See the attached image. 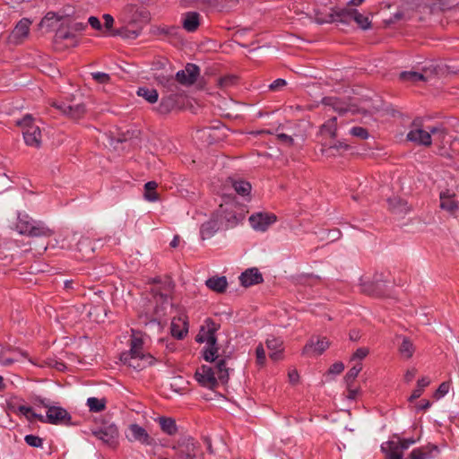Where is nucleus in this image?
<instances>
[{"label": "nucleus", "instance_id": "nucleus-10", "mask_svg": "<svg viewBox=\"0 0 459 459\" xmlns=\"http://www.w3.org/2000/svg\"><path fill=\"white\" fill-rule=\"evenodd\" d=\"M194 377L201 386L210 390H215L219 385L214 370L210 366L202 365L196 369Z\"/></svg>", "mask_w": 459, "mask_h": 459}, {"label": "nucleus", "instance_id": "nucleus-53", "mask_svg": "<svg viewBox=\"0 0 459 459\" xmlns=\"http://www.w3.org/2000/svg\"><path fill=\"white\" fill-rule=\"evenodd\" d=\"M266 347L270 351H277L283 349V342L280 338L272 337L271 339H267Z\"/></svg>", "mask_w": 459, "mask_h": 459}, {"label": "nucleus", "instance_id": "nucleus-2", "mask_svg": "<svg viewBox=\"0 0 459 459\" xmlns=\"http://www.w3.org/2000/svg\"><path fill=\"white\" fill-rule=\"evenodd\" d=\"M151 293L156 302H160V304H157L152 312L143 310L139 314L140 321L148 325L149 323H160L161 317L165 316V304H168L169 299L170 298L169 294L162 292L160 289H152Z\"/></svg>", "mask_w": 459, "mask_h": 459}, {"label": "nucleus", "instance_id": "nucleus-42", "mask_svg": "<svg viewBox=\"0 0 459 459\" xmlns=\"http://www.w3.org/2000/svg\"><path fill=\"white\" fill-rule=\"evenodd\" d=\"M239 81V77L235 74H225L218 79V86L221 89H227L231 86L237 85Z\"/></svg>", "mask_w": 459, "mask_h": 459}, {"label": "nucleus", "instance_id": "nucleus-52", "mask_svg": "<svg viewBox=\"0 0 459 459\" xmlns=\"http://www.w3.org/2000/svg\"><path fill=\"white\" fill-rule=\"evenodd\" d=\"M256 364L259 367H264L266 361L265 351L262 343H259L255 348Z\"/></svg>", "mask_w": 459, "mask_h": 459}, {"label": "nucleus", "instance_id": "nucleus-12", "mask_svg": "<svg viewBox=\"0 0 459 459\" xmlns=\"http://www.w3.org/2000/svg\"><path fill=\"white\" fill-rule=\"evenodd\" d=\"M224 230L222 222L219 221L217 214L213 212L208 221L200 226V238L202 240L211 238L217 231Z\"/></svg>", "mask_w": 459, "mask_h": 459}, {"label": "nucleus", "instance_id": "nucleus-4", "mask_svg": "<svg viewBox=\"0 0 459 459\" xmlns=\"http://www.w3.org/2000/svg\"><path fill=\"white\" fill-rule=\"evenodd\" d=\"M16 125L22 127L23 139L28 146L35 148H39L40 146L41 131L39 127L35 125L31 115L24 116L21 120L16 122Z\"/></svg>", "mask_w": 459, "mask_h": 459}, {"label": "nucleus", "instance_id": "nucleus-7", "mask_svg": "<svg viewBox=\"0 0 459 459\" xmlns=\"http://www.w3.org/2000/svg\"><path fill=\"white\" fill-rule=\"evenodd\" d=\"M43 423L52 425L74 426L76 423L72 421L71 414L63 407L50 406L44 416Z\"/></svg>", "mask_w": 459, "mask_h": 459}, {"label": "nucleus", "instance_id": "nucleus-21", "mask_svg": "<svg viewBox=\"0 0 459 459\" xmlns=\"http://www.w3.org/2000/svg\"><path fill=\"white\" fill-rule=\"evenodd\" d=\"M129 430L133 437L132 440L139 441L141 444L147 446L152 444V437L148 434V432L143 427L136 423H134L129 426Z\"/></svg>", "mask_w": 459, "mask_h": 459}, {"label": "nucleus", "instance_id": "nucleus-57", "mask_svg": "<svg viewBox=\"0 0 459 459\" xmlns=\"http://www.w3.org/2000/svg\"><path fill=\"white\" fill-rule=\"evenodd\" d=\"M230 358H231L230 353L226 355L225 351H223V354L221 355V359H217V360L215 361L216 362L217 372H221V371H224V370H228L229 369L227 368V360L230 359Z\"/></svg>", "mask_w": 459, "mask_h": 459}, {"label": "nucleus", "instance_id": "nucleus-38", "mask_svg": "<svg viewBox=\"0 0 459 459\" xmlns=\"http://www.w3.org/2000/svg\"><path fill=\"white\" fill-rule=\"evenodd\" d=\"M158 184L155 181H149L144 185V198L149 202H155L159 200V194L156 189Z\"/></svg>", "mask_w": 459, "mask_h": 459}, {"label": "nucleus", "instance_id": "nucleus-8", "mask_svg": "<svg viewBox=\"0 0 459 459\" xmlns=\"http://www.w3.org/2000/svg\"><path fill=\"white\" fill-rule=\"evenodd\" d=\"M92 435L100 439L104 445L117 448L118 446V429L115 424L100 427L91 430Z\"/></svg>", "mask_w": 459, "mask_h": 459}, {"label": "nucleus", "instance_id": "nucleus-35", "mask_svg": "<svg viewBox=\"0 0 459 459\" xmlns=\"http://www.w3.org/2000/svg\"><path fill=\"white\" fill-rule=\"evenodd\" d=\"M320 133L322 134H328L331 138L334 139L337 136V118L335 117L329 118L320 126Z\"/></svg>", "mask_w": 459, "mask_h": 459}, {"label": "nucleus", "instance_id": "nucleus-23", "mask_svg": "<svg viewBox=\"0 0 459 459\" xmlns=\"http://www.w3.org/2000/svg\"><path fill=\"white\" fill-rule=\"evenodd\" d=\"M352 8H332L328 22H340L348 24L351 21Z\"/></svg>", "mask_w": 459, "mask_h": 459}, {"label": "nucleus", "instance_id": "nucleus-51", "mask_svg": "<svg viewBox=\"0 0 459 459\" xmlns=\"http://www.w3.org/2000/svg\"><path fill=\"white\" fill-rule=\"evenodd\" d=\"M26 444L31 447H41L43 446V439L38 436L30 434L24 437Z\"/></svg>", "mask_w": 459, "mask_h": 459}, {"label": "nucleus", "instance_id": "nucleus-49", "mask_svg": "<svg viewBox=\"0 0 459 459\" xmlns=\"http://www.w3.org/2000/svg\"><path fill=\"white\" fill-rule=\"evenodd\" d=\"M381 451L385 455L390 452H401L399 445L394 440H388L381 445Z\"/></svg>", "mask_w": 459, "mask_h": 459}, {"label": "nucleus", "instance_id": "nucleus-5", "mask_svg": "<svg viewBox=\"0 0 459 459\" xmlns=\"http://www.w3.org/2000/svg\"><path fill=\"white\" fill-rule=\"evenodd\" d=\"M388 280L384 279L383 273H376L371 281L361 283V291L370 297H386L388 296Z\"/></svg>", "mask_w": 459, "mask_h": 459}, {"label": "nucleus", "instance_id": "nucleus-34", "mask_svg": "<svg viewBox=\"0 0 459 459\" xmlns=\"http://www.w3.org/2000/svg\"><path fill=\"white\" fill-rule=\"evenodd\" d=\"M107 399L101 398L99 399L97 397H90L87 399V406L89 407L90 411L91 412H101L107 408Z\"/></svg>", "mask_w": 459, "mask_h": 459}, {"label": "nucleus", "instance_id": "nucleus-1", "mask_svg": "<svg viewBox=\"0 0 459 459\" xmlns=\"http://www.w3.org/2000/svg\"><path fill=\"white\" fill-rule=\"evenodd\" d=\"M16 230L21 235L28 237H51L53 230L42 221H35L27 213L18 212Z\"/></svg>", "mask_w": 459, "mask_h": 459}, {"label": "nucleus", "instance_id": "nucleus-64", "mask_svg": "<svg viewBox=\"0 0 459 459\" xmlns=\"http://www.w3.org/2000/svg\"><path fill=\"white\" fill-rule=\"evenodd\" d=\"M168 64H169V62L167 58H159L152 62V69L154 71L163 70Z\"/></svg>", "mask_w": 459, "mask_h": 459}, {"label": "nucleus", "instance_id": "nucleus-6", "mask_svg": "<svg viewBox=\"0 0 459 459\" xmlns=\"http://www.w3.org/2000/svg\"><path fill=\"white\" fill-rule=\"evenodd\" d=\"M198 447V442L193 437L183 435L178 439L172 448L175 450L178 459H195Z\"/></svg>", "mask_w": 459, "mask_h": 459}, {"label": "nucleus", "instance_id": "nucleus-31", "mask_svg": "<svg viewBox=\"0 0 459 459\" xmlns=\"http://www.w3.org/2000/svg\"><path fill=\"white\" fill-rule=\"evenodd\" d=\"M218 352V342L206 343V345L203 348L202 357L206 362H215L219 358Z\"/></svg>", "mask_w": 459, "mask_h": 459}, {"label": "nucleus", "instance_id": "nucleus-39", "mask_svg": "<svg viewBox=\"0 0 459 459\" xmlns=\"http://www.w3.org/2000/svg\"><path fill=\"white\" fill-rule=\"evenodd\" d=\"M351 21H354L360 29L368 30L371 28V22L368 17L360 13L357 9H351Z\"/></svg>", "mask_w": 459, "mask_h": 459}, {"label": "nucleus", "instance_id": "nucleus-28", "mask_svg": "<svg viewBox=\"0 0 459 459\" xmlns=\"http://www.w3.org/2000/svg\"><path fill=\"white\" fill-rule=\"evenodd\" d=\"M205 284L210 290L217 293H224L228 286V281L225 276L211 277L206 281Z\"/></svg>", "mask_w": 459, "mask_h": 459}, {"label": "nucleus", "instance_id": "nucleus-16", "mask_svg": "<svg viewBox=\"0 0 459 459\" xmlns=\"http://www.w3.org/2000/svg\"><path fill=\"white\" fill-rule=\"evenodd\" d=\"M143 30V26L137 22H129L126 26H122L118 29H115L111 32V36H119L126 39H136Z\"/></svg>", "mask_w": 459, "mask_h": 459}, {"label": "nucleus", "instance_id": "nucleus-40", "mask_svg": "<svg viewBox=\"0 0 459 459\" xmlns=\"http://www.w3.org/2000/svg\"><path fill=\"white\" fill-rule=\"evenodd\" d=\"M232 186L236 193L241 196L249 195L252 189L251 184L248 181L243 179L234 180Z\"/></svg>", "mask_w": 459, "mask_h": 459}, {"label": "nucleus", "instance_id": "nucleus-11", "mask_svg": "<svg viewBox=\"0 0 459 459\" xmlns=\"http://www.w3.org/2000/svg\"><path fill=\"white\" fill-rule=\"evenodd\" d=\"M184 104V97L182 93L172 92L161 98L157 108L160 114L166 115L175 109L180 108Z\"/></svg>", "mask_w": 459, "mask_h": 459}, {"label": "nucleus", "instance_id": "nucleus-43", "mask_svg": "<svg viewBox=\"0 0 459 459\" xmlns=\"http://www.w3.org/2000/svg\"><path fill=\"white\" fill-rule=\"evenodd\" d=\"M18 411L24 415L29 421H33L35 420L39 421L44 420V416L34 412L32 408L30 406L19 405Z\"/></svg>", "mask_w": 459, "mask_h": 459}, {"label": "nucleus", "instance_id": "nucleus-58", "mask_svg": "<svg viewBox=\"0 0 459 459\" xmlns=\"http://www.w3.org/2000/svg\"><path fill=\"white\" fill-rule=\"evenodd\" d=\"M387 203H388L389 208L393 211H395V210L399 209L400 207L406 205V204H407L404 200H403L399 197L388 198Z\"/></svg>", "mask_w": 459, "mask_h": 459}, {"label": "nucleus", "instance_id": "nucleus-32", "mask_svg": "<svg viewBox=\"0 0 459 459\" xmlns=\"http://www.w3.org/2000/svg\"><path fill=\"white\" fill-rule=\"evenodd\" d=\"M399 81L403 82H426L427 78L421 73L415 71H403L399 74Z\"/></svg>", "mask_w": 459, "mask_h": 459}, {"label": "nucleus", "instance_id": "nucleus-18", "mask_svg": "<svg viewBox=\"0 0 459 459\" xmlns=\"http://www.w3.org/2000/svg\"><path fill=\"white\" fill-rule=\"evenodd\" d=\"M153 79L156 83L163 88V91L168 93L178 92L179 88L176 83V80L171 74H154Z\"/></svg>", "mask_w": 459, "mask_h": 459}, {"label": "nucleus", "instance_id": "nucleus-3", "mask_svg": "<svg viewBox=\"0 0 459 459\" xmlns=\"http://www.w3.org/2000/svg\"><path fill=\"white\" fill-rule=\"evenodd\" d=\"M214 212L222 222L224 230L235 228L245 219L242 211L234 204H221Z\"/></svg>", "mask_w": 459, "mask_h": 459}, {"label": "nucleus", "instance_id": "nucleus-30", "mask_svg": "<svg viewBox=\"0 0 459 459\" xmlns=\"http://www.w3.org/2000/svg\"><path fill=\"white\" fill-rule=\"evenodd\" d=\"M86 113L87 108L84 103L69 105L66 117L71 120L79 121L85 117Z\"/></svg>", "mask_w": 459, "mask_h": 459}, {"label": "nucleus", "instance_id": "nucleus-54", "mask_svg": "<svg viewBox=\"0 0 459 459\" xmlns=\"http://www.w3.org/2000/svg\"><path fill=\"white\" fill-rule=\"evenodd\" d=\"M449 388H450L449 382H447V381L442 382L439 385V386L437 387V389L435 391L433 397L437 400L442 398L448 393Z\"/></svg>", "mask_w": 459, "mask_h": 459}, {"label": "nucleus", "instance_id": "nucleus-22", "mask_svg": "<svg viewBox=\"0 0 459 459\" xmlns=\"http://www.w3.org/2000/svg\"><path fill=\"white\" fill-rule=\"evenodd\" d=\"M429 4H425L429 13H434L437 10L442 12L448 11L459 4V0H428Z\"/></svg>", "mask_w": 459, "mask_h": 459}, {"label": "nucleus", "instance_id": "nucleus-36", "mask_svg": "<svg viewBox=\"0 0 459 459\" xmlns=\"http://www.w3.org/2000/svg\"><path fill=\"white\" fill-rule=\"evenodd\" d=\"M183 327L181 328L178 324L175 322V319L172 320L170 325V333L171 335L177 340H183L187 333H188V322L184 321Z\"/></svg>", "mask_w": 459, "mask_h": 459}, {"label": "nucleus", "instance_id": "nucleus-24", "mask_svg": "<svg viewBox=\"0 0 459 459\" xmlns=\"http://www.w3.org/2000/svg\"><path fill=\"white\" fill-rule=\"evenodd\" d=\"M433 451L438 452V447L429 443L427 446L414 448L410 453L408 459H431Z\"/></svg>", "mask_w": 459, "mask_h": 459}, {"label": "nucleus", "instance_id": "nucleus-45", "mask_svg": "<svg viewBox=\"0 0 459 459\" xmlns=\"http://www.w3.org/2000/svg\"><path fill=\"white\" fill-rule=\"evenodd\" d=\"M446 144V143L435 145L437 147L435 151L436 154L449 160L455 159L456 152L451 146L447 147Z\"/></svg>", "mask_w": 459, "mask_h": 459}, {"label": "nucleus", "instance_id": "nucleus-60", "mask_svg": "<svg viewBox=\"0 0 459 459\" xmlns=\"http://www.w3.org/2000/svg\"><path fill=\"white\" fill-rule=\"evenodd\" d=\"M102 18L104 20V28L106 29L108 35L111 36V32L114 30H113L114 18L111 14H108V13L103 14Z\"/></svg>", "mask_w": 459, "mask_h": 459}, {"label": "nucleus", "instance_id": "nucleus-9", "mask_svg": "<svg viewBox=\"0 0 459 459\" xmlns=\"http://www.w3.org/2000/svg\"><path fill=\"white\" fill-rule=\"evenodd\" d=\"M199 75L200 67L194 63H187L183 70L176 73L174 78L177 84L188 87L197 81Z\"/></svg>", "mask_w": 459, "mask_h": 459}, {"label": "nucleus", "instance_id": "nucleus-27", "mask_svg": "<svg viewBox=\"0 0 459 459\" xmlns=\"http://www.w3.org/2000/svg\"><path fill=\"white\" fill-rule=\"evenodd\" d=\"M157 420L163 433L169 436H175L178 433V429L174 418L160 416Z\"/></svg>", "mask_w": 459, "mask_h": 459}, {"label": "nucleus", "instance_id": "nucleus-13", "mask_svg": "<svg viewBox=\"0 0 459 459\" xmlns=\"http://www.w3.org/2000/svg\"><path fill=\"white\" fill-rule=\"evenodd\" d=\"M277 221L274 213L256 212L249 217L250 225L256 230L265 231L270 225Z\"/></svg>", "mask_w": 459, "mask_h": 459}, {"label": "nucleus", "instance_id": "nucleus-63", "mask_svg": "<svg viewBox=\"0 0 459 459\" xmlns=\"http://www.w3.org/2000/svg\"><path fill=\"white\" fill-rule=\"evenodd\" d=\"M92 78L99 83H107L110 80L109 74L101 72L93 73Z\"/></svg>", "mask_w": 459, "mask_h": 459}, {"label": "nucleus", "instance_id": "nucleus-19", "mask_svg": "<svg viewBox=\"0 0 459 459\" xmlns=\"http://www.w3.org/2000/svg\"><path fill=\"white\" fill-rule=\"evenodd\" d=\"M407 140L419 145L430 146L432 143L431 133L429 130L413 129L407 134Z\"/></svg>", "mask_w": 459, "mask_h": 459}, {"label": "nucleus", "instance_id": "nucleus-50", "mask_svg": "<svg viewBox=\"0 0 459 459\" xmlns=\"http://www.w3.org/2000/svg\"><path fill=\"white\" fill-rule=\"evenodd\" d=\"M350 134L362 140H366L369 136L368 129L362 126H353L351 128Z\"/></svg>", "mask_w": 459, "mask_h": 459}, {"label": "nucleus", "instance_id": "nucleus-25", "mask_svg": "<svg viewBox=\"0 0 459 459\" xmlns=\"http://www.w3.org/2000/svg\"><path fill=\"white\" fill-rule=\"evenodd\" d=\"M202 327H206L204 332L206 343L218 342L216 333L221 328L220 324H217L212 318L208 317L205 319L204 325H202Z\"/></svg>", "mask_w": 459, "mask_h": 459}, {"label": "nucleus", "instance_id": "nucleus-33", "mask_svg": "<svg viewBox=\"0 0 459 459\" xmlns=\"http://www.w3.org/2000/svg\"><path fill=\"white\" fill-rule=\"evenodd\" d=\"M137 95L143 98L147 102L153 104L158 101L159 93L157 90L148 87H139L137 90Z\"/></svg>", "mask_w": 459, "mask_h": 459}, {"label": "nucleus", "instance_id": "nucleus-44", "mask_svg": "<svg viewBox=\"0 0 459 459\" xmlns=\"http://www.w3.org/2000/svg\"><path fill=\"white\" fill-rule=\"evenodd\" d=\"M143 341L141 337L132 336L130 339V350L126 351L125 353H129V355H136L139 356L140 353L143 352Z\"/></svg>", "mask_w": 459, "mask_h": 459}, {"label": "nucleus", "instance_id": "nucleus-20", "mask_svg": "<svg viewBox=\"0 0 459 459\" xmlns=\"http://www.w3.org/2000/svg\"><path fill=\"white\" fill-rule=\"evenodd\" d=\"M157 35L165 37L169 42L174 44L183 42L180 28L176 25L158 27Z\"/></svg>", "mask_w": 459, "mask_h": 459}, {"label": "nucleus", "instance_id": "nucleus-29", "mask_svg": "<svg viewBox=\"0 0 459 459\" xmlns=\"http://www.w3.org/2000/svg\"><path fill=\"white\" fill-rule=\"evenodd\" d=\"M158 362V359L151 353L142 352L138 356V361L136 365H133V368L136 371H141L148 367L154 366Z\"/></svg>", "mask_w": 459, "mask_h": 459}, {"label": "nucleus", "instance_id": "nucleus-41", "mask_svg": "<svg viewBox=\"0 0 459 459\" xmlns=\"http://www.w3.org/2000/svg\"><path fill=\"white\" fill-rule=\"evenodd\" d=\"M30 20L23 18L15 26L13 34L16 38L27 37L30 31Z\"/></svg>", "mask_w": 459, "mask_h": 459}, {"label": "nucleus", "instance_id": "nucleus-48", "mask_svg": "<svg viewBox=\"0 0 459 459\" xmlns=\"http://www.w3.org/2000/svg\"><path fill=\"white\" fill-rule=\"evenodd\" d=\"M50 19H55V22H56L62 21L64 19V16L60 15L58 13L56 12H48L41 20V24H45L47 27L52 29L53 24L48 23Z\"/></svg>", "mask_w": 459, "mask_h": 459}, {"label": "nucleus", "instance_id": "nucleus-37", "mask_svg": "<svg viewBox=\"0 0 459 459\" xmlns=\"http://www.w3.org/2000/svg\"><path fill=\"white\" fill-rule=\"evenodd\" d=\"M415 347L412 342L408 337H403L401 345L399 346V352L401 356L409 359L413 356Z\"/></svg>", "mask_w": 459, "mask_h": 459}, {"label": "nucleus", "instance_id": "nucleus-14", "mask_svg": "<svg viewBox=\"0 0 459 459\" xmlns=\"http://www.w3.org/2000/svg\"><path fill=\"white\" fill-rule=\"evenodd\" d=\"M330 346L326 337H317L316 341L311 338L303 347L302 354L319 356L323 354Z\"/></svg>", "mask_w": 459, "mask_h": 459}, {"label": "nucleus", "instance_id": "nucleus-56", "mask_svg": "<svg viewBox=\"0 0 459 459\" xmlns=\"http://www.w3.org/2000/svg\"><path fill=\"white\" fill-rule=\"evenodd\" d=\"M120 360L123 364L127 365L128 367L133 368V365H136L138 361V356L136 355H129V353L122 352L120 355Z\"/></svg>", "mask_w": 459, "mask_h": 459}, {"label": "nucleus", "instance_id": "nucleus-26", "mask_svg": "<svg viewBox=\"0 0 459 459\" xmlns=\"http://www.w3.org/2000/svg\"><path fill=\"white\" fill-rule=\"evenodd\" d=\"M428 129L431 133V138L433 137L434 144H441V143H451L449 139H447L448 133L447 129L443 126H429ZM456 140L453 142L455 143Z\"/></svg>", "mask_w": 459, "mask_h": 459}, {"label": "nucleus", "instance_id": "nucleus-62", "mask_svg": "<svg viewBox=\"0 0 459 459\" xmlns=\"http://www.w3.org/2000/svg\"><path fill=\"white\" fill-rule=\"evenodd\" d=\"M287 85V82L286 80L282 79V78H278L276 80H274L270 85H269V89L272 91H280L281 90L283 87H285Z\"/></svg>", "mask_w": 459, "mask_h": 459}, {"label": "nucleus", "instance_id": "nucleus-61", "mask_svg": "<svg viewBox=\"0 0 459 459\" xmlns=\"http://www.w3.org/2000/svg\"><path fill=\"white\" fill-rule=\"evenodd\" d=\"M344 370V364L342 361L334 362L328 368L327 373L333 375H339Z\"/></svg>", "mask_w": 459, "mask_h": 459}, {"label": "nucleus", "instance_id": "nucleus-15", "mask_svg": "<svg viewBox=\"0 0 459 459\" xmlns=\"http://www.w3.org/2000/svg\"><path fill=\"white\" fill-rule=\"evenodd\" d=\"M202 22V16L198 12L189 11L182 14L181 24L182 28L190 33L195 32Z\"/></svg>", "mask_w": 459, "mask_h": 459}, {"label": "nucleus", "instance_id": "nucleus-46", "mask_svg": "<svg viewBox=\"0 0 459 459\" xmlns=\"http://www.w3.org/2000/svg\"><path fill=\"white\" fill-rule=\"evenodd\" d=\"M440 207L450 212H455L459 208L456 201L450 197H445L443 193L440 194Z\"/></svg>", "mask_w": 459, "mask_h": 459}, {"label": "nucleus", "instance_id": "nucleus-47", "mask_svg": "<svg viewBox=\"0 0 459 459\" xmlns=\"http://www.w3.org/2000/svg\"><path fill=\"white\" fill-rule=\"evenodd\" d=\"M394 438H397V443L399 445V447L401 451L408 449L411 445L415 444L420 437L414 438V437H407V438H401L398 434L393 435Z\"/></svg>", "mask_w": 459, "mask_h": 459}, {"label": "nucleus", "instance_id": "nucleus-59", "mask_svg": "<svg viewBox=\"0 0 459 459\" xmlns=\"http://www.w3.org/2000/svg\"><path fill=\"white\" fill-rule=\"evenodd\" d=\"M369 354V349L367 347L358 348L351 356V360L364 359Z\"/></svg>", "mask_w": 459, "mask_h": 459}, {"label": "nucleus", "instance_id": "nucleus-55", "mask_svg": "<svg viewBox=\"0 0 459 459\" xmlns=\"http://www.w3.org/2000/svg\"><path fill=\"white\" fill-rule=\"evenodd\" d=\"M56 37L61 40L74 39L75 34L69 30H65L63 26H60L56 31Z\"/></svg>", "mask_w": 459, "mask_h": 459}, {"label": "nucleus", "instance_id": "nucleus-17", "mask_svg": "<svg viewBox=\"0 0 459 459\" xmlns=\"http://www.w3.org/2000/svg\"><path fill=\"white\" fill-rule=\"evenodd\" d=\"M240 284L245 287H251L264 281L263 274L255 267L248 268L239 276Z\"/></svg>", "mask_w": 459, "mask_h": 459}]
</instances>
